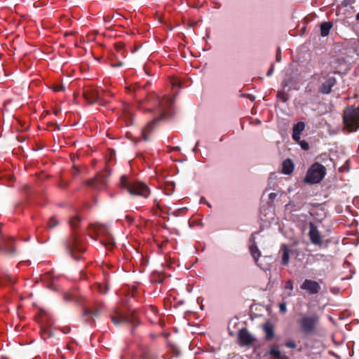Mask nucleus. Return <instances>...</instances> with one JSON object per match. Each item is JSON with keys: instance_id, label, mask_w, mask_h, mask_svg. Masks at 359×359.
<instances>
[{"instance_id": "1", "label": "nucleus", "mask_w": 359, "mask_h": 359, "mask_svg": "<svg viewBox=\"0 0 359 359\" xmlns=\"http://www.w3.org/2000/svg\"><path fill=\"white\" fill-rule=\"evenodd\" d=\"M172 102V99L168 96L160 97L156 93H151L145 100L138 103L137 108L140 110L151 112L154 116V119L142 130V136L144 140H149V134L153 130L158 120L171 115Z\"/></svg>"}, {"instance_id": "2", "label": "nucleus", "mask_w": 359, "mask_h": 359, "mask_svg": "<svg viewBox=\"0 0 359 359\" xmlns=\"http://www.w3.org/2000/svg\"><path fill=\"white\" fill-rule=\"evenodd\" d=\"M121 188L126 189L130 194L147 198L150 194L148 186L140 181L129 179L126 176L121 177Z\"/></svg>"}, {"instance_id": "3", "label": "nucleus", "mask_w": 359, "mask_h": 359, "mask_svg": "<svg viewBox=\"0 0 359 359\" xmlns=\"http://www.w3.org/2000/svg\"><path fill=\"white\" fill-rule=\"evenodd\" d=\"M67 248L75 259H80L86 250V245L82 237L76 233L72 234L67 242Z\"/></svg>"}, {"instance_id": "4", "label": "nucleus", "mask_w": 359, "mask_h": 359, "mask_svg": "<svg viewBox=\"0 0 359 359\" xmlns=\"http://www.w3.org/2000/svg\"><path fill=\"white\" fill-rule=\"evenodd\" d=\"M343 120L349 132L356 131L359 128V109L354 107L346 108L344 111Z\"/></svg>"}, {"instance_id": "5", "label": "nucleus", "mask_w": 359, "mask_h": 359, "mask_svg": "<svg viewBox=\"0 0 359 359\" xmlns=\"http://www.w3.org/2000/svg\"><path fill=\"white\" fill-rule=\"evenodd\" d=\"M278 254L281 258V264L286 266L288 264L291 257L298 259L301 254V251L294 244H282L280 245Z\"/></svg>"}, {"instance_id": "6", "label": "nucleus", "mask_w": 359, "mask_h": 359, "mask_svg": "<svg viewBox=\"0 0 359 359\" xmlns=\"http://www.w3.org/2000/svg\"><path fill=\"white\" fill-rule=\"evenodd\" d=\"M325 168L323 165L316 163L308 170L305 182L311 184L318 183L325 177Z\"/></svg>"}, {"instance_id": "7", "label": "nucleus", "mask_w": 359, "mask_h": 359, "mask_svg": "<svg viewBox=\"0 0 359 359\" xmlns=\"http://www.w3.org/2000/svg\"><path fill=\"white\" fill-rule=\"evenodd\" d=\"M90 230L93 231L97 236H102L107 240V242L103 243L104 245L112 247L114 245V239L111 237L109 229L107 226L101 224H94L90 225Z\"/></svg>"}, {"instance_id": "8", "label": "nucleus", "mask_w": 359, "mask_h": 359, "mask_svg": "<svg viewBox=\"0 0 359 359\" xmlns=\"http://www.w3.org/2000/svg\"><path fill=\"white\" fill-rule=\"evenodd\" d=\"M318 322V317L316 315L306 316L304 315L299 320V325L302 330L305 333L312 332Z\"/></svg>"}, {"instance_id": "9", "label": "nucleus", "mask_w": 359, "mask_h": 359, "mask_svg": "<svg viewBox=\"0 0 359 359\" xmlns=\"http://www.w3.org/2000/svg\"><path fill=\"white\" fill-rule=\"evenodd\" d=\"M83 97L90 104L99 103L100 104L102 105L108 102L104 99L102 98L100 94L97 92L96 89L94 88L86 89L83 91Z\"/></svg>"}, {"instance_id": "10", "label": "nucleus", "mask_w": 359, "mask_h": 359, "mask_svg": "<svg viewBox=\"0 0 359 359\" xmlns=\"http://www.w3.org/2000/svg\"><path fill=\"white\" fill-rule=\"evenodd\" d=\"M300 287L307 291L311 294H317L320 290V286L318 282L309 279H306L301 285Z\"/></svg>"}, {"instance_id": "11", "label": "nucleus", "mask_w": 359, "mask_h": 359, "mask_svg": "<svg viewBox=\"0 0 359 359\" xmlns=\"http://www.w3.org/2000/svg\"><path fill=\"white\" fill-rule=\"evenodd\" d=\"M238 337L241 346H250L255 341V339L246 329L241 330Z\"/></svg>"}, {"instance_id": "12", "label": "nucleus", "mask_w": 359, "mask_h": 359, "mask_svg": "<svg viewBox=\"0 0 359 359\" xmlns=\"http://www.w3.org/2000/svg\"><path fill=\"white\" fill-rule=\"evenodd\" d=\"M309 236L313 244L319 246L323 245L322 236L313 224H310Z\"/></svg>"}, {"instance_id": "13", "label": "nucleus", "mask_w": 359, "mask_h": 359, "mask_svg": "<svg viewBox=\"0 0 359 359\" xmlns=\"http://www.w3.org/2000/svg\"><path fill=\"white\" fill-rule=\"evenodd\" d=\"M336 79L333 76H329L321 85L320 90L322 93L328 94L331 92L332 88L336 84Z\"/></svg>"}, {"instance_id": "14", "label": "nucleus", "mask_w": 359, "mask_h": 359, "mask_svg": "<svg viewBox=\"0 0 359 359\" xmlns=\"http://www.w3.org/2000/svg\"><path fill=\"white\" fill-rule=\"evenodd\" d=\"M121 118L126 122V125L133 123V114L132 107L128 104H125L123 109Z\"/></svg>"}, {"instance_id": "15", "label": "nucleus", "mask_w": 359, "mask_h": 359, "mask_svg": "<svg viewBox=\"0 0 359 359\" xmlns=\"http://www.w3.org/2000/svg\"><path fill=\"white\" fill-rule=\"evenodd\" d=\"M1 248L7 252H13L15 250V240L13 237H7L1 244Z\"/></svg>"}, {"instance_id": "16", "label": "nucleus", "mask_w": 359, "mask_h": 359, "mask_svg": "<svg viewBox=\"0 0 359 359\" xmlns=\"http://www.w3.org/2000/svg\"><path fill=\"white\" fill-rule=\"evenodd\" d=\"M255 236L254 234L251 236L250 238V242L252 243L251 245L250 246V251L251 253V255L252 256L256 264H257L258 259L261 256V252L258 249L255 242Z\"/></svg>"}, {"instance_id": "17", "label": "nucleus", "mask_w": 359, "mask_h": 359, "mask_svg": "<svg viewBox=\"0 0 359 359\" xmlns=\"http://www.w3.org/2000/svg\"><path fill=\"white\" fill-rule=\"evenodd\" d=\"M305 124L304 122H298L293 127L292 130V139L295 142H299L300 140V135L302 132L304 130Z\"/></svg>"}, {"instance_id": "18", "label": "nucleus", "mask_w": 359, "mask_h": 359, "mask_svg": "<svg viewBox=\"0 0 359 359\" xmlns=\"http://www.w3.org/2000/svg\"><path fill=\"white\" fill-rule=\"evenodd\" d=\"M294 170V164L290 159H286L282 164V172L285 175H289Z\"/></svg>"}, {"instance_id": "19", "label": "nucleus", "mask_w": 359, "mask_h": 359, "mask_svg": "<svg viewBox=\"0 0 359 359\" xmlns=\"http://www.w3.org/2000/svg\"><path fill=\"white\" fill-rule=\"evenodd\" d=\"M269 354L276 359H289L287 356L283 355L279 351L278 346L273 345L270 348Z\"/></svg>"}, {"instance_id": "20", "label": "nucleus", "mask_w": 359, "mask_h": 359, "mask_svg": "<svg viewBox=\"0 0 359 359\" xmlns=\"http://www.w3.org/2000/svg\"><path fill=\"white\" fill-rule=\"evenodd\" d=\"M332 28V24L330 22H323L320 25V34L322 36H326L329 34Z\"/></svg>"}, {"instance_id": "21", "label": "nucleus", "mask_w": 359, "mask_h": 359, "mask_svg": "<svg viewBox=\"0 0 359 359\" xmlns=\"http://www.w3.org/2000/svg\"><path fill=\"white\" fill-rule=\"evenodd\" d=\"M264 330L266 334V339L270 340L274 336V331H273V327L272 325L266 324L264 327Z\"/></svg>"}, {"instance_id": "22", "label": "nucleus", "mask_w": 359, "mask_h": 359, "mask_svg": "<svg viewBox=\"0 0 359 359\" xmlns=\"http://www.w3.org/2000/svg\"><path fill=\"white\" fill-rule=\"evenodd\" d=\"M107 182V178L106 177L102 175H98L97 176H96L95 179L91 182L90 184L92 186H95V187H97V184H100V187L101 186H103L106 184Z\"/></svg>"}, {"instance_id": "23", "label": "nucleus", "mask_w": 359, "mask_h": 359, "mask_svg": "<svg viewBox=\"0 0 359 359\" xmlns=\"http://www.w3.org/2000/svg\"><path fill=\"white\" fill-rule=\"evenodd\" d=\"M284 288L285 290L288 291L286 294V297H291L292 295L293 290V283L291 280H288L285 282Z\"/></svg>"}, {"instance_id": "24", "label": "nucleus", "mask_w": 359, "mask_h": 359, "mask_svg": "<svg viewBox=\"0 0 359 359\" xmlns=\"http://www.w3.org/2000/svg\"><path fill=\"white\" fill-rule=\"evenodd\" d=\"M81 218L79 215L72 217L69 220V225L72 229L76 228L77 225L80 223Z\"/></svg>"}, {"instance_id": "25", "label": "nucleus", "mask_w": 359, "mask_h": 359, "mask_svg": "<svg viewBox=\"0 0 359 359\" xmlns=\"http://www.w3.org/2000/svg\"><path fill=\"white\" fill-rule=\"evenodd\" d=\"M111 320L114 324H118L126 320L125 316L121 313H117L116 316H111Z\"/></svg>"}, {"instance_id": "26", "label": "nucleus", "mask_w": 359, "mask_h": 359, "mask_svg": "<svg viewBox=\"0 0 359 359\" xmlns=\"http://www.w3.org/2000/svg\"><path fill=\"white\" fill-rule=\"evenodd\" d=\"M94 290H96L100 294H105L108 290V287L106 285L97 283L94 286Z\"/></svg>"}, {"instance_id": "27", "label": "nucleus", "mask_w": 359, "mask_h": 359, "mask_svg": "<svg viewBox=\"0 0 359 359\" xmlns=\"http://www.w3.org/2000/svg\"><path fill=\"white\" fill-rule=\"evenodd\" d=\"M57 224V221L55 219V217H52L50 218V219L48 222V226L49 228H53L56 226Z\"/></svg>"}, {"instance_id": "28", "label": "nucleus", "mask_w": 359, "mask_h": 359, "mask_svg": "<svg viewBox=\"0 0 359 359\" xmlns=\"http://www.w3.org/2000/svg\"><path fill=\"white\" fill-rule=\"evenodd\" d=\"M285 346L290 348H296V343L294 340L290 339L285 342Z\"/></svg>"}, {"instance_id": "29", "label": "nucleus", "mask_w": 359, "mask_h": 359, "mask_svg": "<svg viewBox=\"0 0 359 359\" xmlns=\"http://www.w3.org/2000/svg\"><path fill=\"white\" fill-rule=\"evenodd\" d=\"M279 309L280 313H285L287 311L286 304L285 302L280 303Z\"/></svg>"}, {"instance_id": "30", "label": "nucleus", "mask_w": 359, "mask_h": 359, "mask_svg": "<svg viewBox=\"0 0 359 359\" xmlns=\"http://www.w3.org/2000/svg\"><path fill=\"white\" fill-rule=\"evenodd\" d=\"M86 315L88 316H95L98 313V310H95V311L91 310L90 309H87L85 311Z\"/></svg>"}, {"instance_id": "31", "label": "nucleus", "mask_w": 359, "mask_h": 359, "mask_svg": "<svg viewBox=\"0 0 359 359\" xmlns=\"http://www.w3.org/2000/svg\"><path fill=\"white\" fill-rule=\"evenodd\" d=\"M299 144L301 146V147L304 149V150H308L309 149V144L305 142V141H300L299 140Z\"/></svg>"}, {"instance_id": "32", "label": "nucleus", "mask_w": 359, "mask_h": 359, "mask_svg": "<svg viewBox=\"0 0 359 359\" xmlns=\"http://www.w3.org/2000/svg\"><path fill=\"white\" fill-rule=\"evenodd\" d=\"M156 208V211L158 210H160L161 208H160V204H159V201L157 200V199H155L154 201V209Z\"/></svg>"}, {"instance_id": "33", "label": "nucleus", "mask_w": 359, "mask_h": 359, "mask_svg": "<svg viewBox=\"0 0 359 359\" xmlns=\"http://www.w3.org/2000/svg\"><path fill=\"white\" fill-rule=\"evenodd\" d=\"M280 60H281V53H280V48H278V50H277V53H276V61L279 62H280Z\"/></svg>"}, {"instance_id": "34", "label": "nucleus", "mask_w": 359, "mask_h": 359, "mask_svg": "<svg viewBox=\"0 0 359 359\" xmlns=\"http://www.w3.org/2000/svg\"><path fill=\"white\" fill-rule=\"evenodd\" d=\"M63 89L62 86L55 85L53 86V90L55 92L61 91Z\"/></svg>"}, {"instance_id": "35", "label": "nucleus", "mask_w": 359, "mask_h": 359, "mask_svg": "<svg viewBox=\"0 0 359 359\" xmlns=\"http://www.w3.org/2000/svg\"><path fill=\"white\" fill-rule=\"evenodd\" d=\"M115 48L118 53H121L123 48V46L121 44H116Z\"/></svg>"}, {"instance_id": "36", "label": "nucleus", "mask_w": 359, "mask_h": 359, "mask_svg": "<svg viewBox=\"0 0 359 359\" xmlns=\"http://www.w3.org/2000/svg\"><path fill=\"white\" fill-rule=\"evenodd\" d=\"M353 204L358 208H359V197L354 198Z\"/></svg>"}, {"instance_id": "37", "label": "nucleus", "mask_w": 359, "mask_h": 359, "mask_svg": "<svg viewBox=\"0 0 359 359\" xmlns=\"http://www.w3.org/2000/svg\"><path fill=\"white\" fill-rule=\"evenodd\" d=\"M273 65H271V67H270V69H269V71L267 72L266 75H267L268 76H271V75L272 74V73H273Z\"/></svg>"}, {"instance_id": "38", "label": "nucleus", "mask_w": 359, "mask_h": 359, "mask_svg": "<svg viewBox=\"0 0 359 359\" xmlns=\"http://www.w3.org/2000/svg\"><path fill=\"white\" fill-rule=\"evenodd\" d=\"M123 63L121 62H118L117 63H112V67H121L122 66Z\"/></svg>"}, {"instance_id": "39", "label": "nucleus", "mask_w": 359, "mask_h": 359, "mask_svg": "<svg viewBox=\"0 0 359 359\" xmlns=\"http://www.w3.org/2000/svg\"><path fill=\"white\" fill-rule=\"evenodd\" d=\"M269 196L271 200H273L276 197V194L271 193Z\"/></svg>"}, {"instance_id": "40", "label": "nucleus", "mask_w": 359, "mask_h": 359, "mask_svg": "<svg viewBox=\"0 0 359 359\" xmlns=\"http://www.w3.org/2000/svg\"><path fill=\"white\" fill-rule=\"evenodd\" d=\"M289 85L288 82L286 81V80H284L283 82H282V86L283 87H286Z\"/></svg>"}, {"instance_id": "41", "label": "nucleus", "mask_w": 359, "mask_h": 359, "mask_svg": "<svg viewBox=\"0 0 359 359\" xmlns=\"http://www.w3.org/2000/svg\"><path fill=\"white\" fill-rule=\"evenodd\" d=\"M356 19H357V20H359V13H358L357 14V15H356Z\"/></svg>"}, {"instance_id": "42", "label": "nucleus", "mask_w": 359, "mask_h": 359, "mask_svg": "<svg viewBox=\"0 0 359 359\" xmlns=\"http://www.w3.org/2000/svg\"><path fill=\"white\" fill-rule=\"evenodd\" d=\"M3 284V280L0 279V285Z\"/></svg>"}]
</instances>
